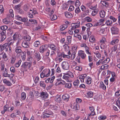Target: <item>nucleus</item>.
I'll use <instances>...</instances> for the list:
<instances>
[{
	"instance_id": "f257e3e1",
	"label": "nucleus",
	"mask_w": 120,
	"mask_h": 120,
	"mask_svg": "<svg viewBox=\"0 0 120 120\" xmlns=\"http://www.w3.org/2000/svg\"><path fill=\"white\" fill-rule=\"evenodd\" d=\"M50 73V71L49 69H44L40 74V77L41 78L47 77L49 76Z\"/></svg>"
},
{
	"instance_id": "f03ea898",
	"label": "nucleus",
	"mask_w": 120,
	"mask_h": 120,
	"mask_svg": "<svg viewBox=\"0 0 120 120\" xmlns=\"http://www.w3.org/2000/svg\"><path fill=\"white\" fill-rule=\"evenodd\" d=\"M32 64L30 62H28L26 61L24 62L23 63L21 67L25 68H28L30 70H32L33 69V68L32 67Z\"/></svg>"
},
{
	"instance_id": "7ed1b4c3",
	"label": "nucleus",
	"mask_w": 120,
	"mask_h": 120,
	"mask_svg": "<svg viewBox=\"0 0 120 120\" xmlns=\"http://www.w3.org/2000/svg\"><path fill=\"white\" fill-rule=\"evenodd\" d=\"M61 67L64 70H67L70 68L69 64L66 61H63L61 64Z\"/></svg>"
},
{
	"instance_id": "20e7f679",
	"label": "nucleus",
	"mask_w": 120,
	"mask_h": 120,
	"mask_svg": "<svg viewBox=\"0 0 120 120\" xmlns=\"http://www.w3.org/2000/svg\"><path fill=\"white\" fill-rule=\"evenodd\" d=\"M77 49V47L75 46H74L72 48L71 53V58L73 59H74L76 56Z\"/></svg>"
},
{
	"instance_id": "39448f33",
	"label": "nucleus",
	"mask_w": 120,
	"mask_h": 120,
	"mask_svg": "<svg viewBox=\"0 0 120 120\" xmlns=\"http://www.w3.org/2000/svg\"><path fill=\"white\" fill-rule=\"evenodd\" d=\"M3 75L4 77L9 78L10 79H11L15 75L13 73H11L10 74H8L6 68L3 73Z\"/></svg>"
},
{
	"instance_id": "423d86ee",
	"label": "nucleus",
	"mask_w": 120,
	"mask_h": 120,
	"mask_svg": "<svg viewBox=\"0 0 120 120\" xmlns=\"http://www.w3.org/2000/svg\"><path fill=\"white\" fill-rule=\"evenodd\" d=\"M38 14L37 11L33 9L30 10L29 12L28 13V16L30 18H33L34 17V15H35Z\"/></svg>"
},
{
	"instance_id": "0eeeda50",
	"label": "nucleus",
	"mask_w": 120,
	"mask_h": 120,
	"mask_svg": "<svg viewBox=\"0 0 120 120\" xmlns=\"http://www.w3.org/2000/svg\"><path fill=\"white\" fill-rule=\"evenodd\" d=\"M80 22L77 21L75 23H73L71 24V29L72 30H75L80 27Z\"/></svg>"
},
{
	"instance_id": "6e6552de",
	"label": "nucleus",
	"mask_w": 120,
	"mask_h": 120,
	"mask_svg": "<svg viewBox=\"0 0 120 120\" xmlns=\"http://www.w3.org/2000/svg\"><path fill=\"white\" fill-rule=\"evenodd\" d=\"M78 55L82 59H85L86 56V55L84 51L82 50H79L78 51Z\"/></svg>"
},
{
	"instance_id": "1a4fd4ad",
	"label": "nucleus",
	"mask_w": 120,
	"mask_h": 120,
	"mask_svg": "<svg viewBox=\"0 0 120 120\" xmlns=\"http://www.w3.org/2000/svg\"><path fill=\"white\" fill-rule=\"evenodd\" d=\"M89 108L91 112L88 114V116L90 117V116H94L95 115L96 113L94 111L95 109L94 107L92 106H89Z\"/></svg>"
},
{
	"instance_id": "9d476101",
	"label": "nucleus",
	"mask_w": 120,
	"mask_h": 120,
	"mask_svg": "<svg viewBox=\"0 0 120 120\" xmlns=\"http://www.w3.org/2000/svg\"><path fill=\"white\" fill-rule=\"evenodd\" d=\"M69 45V44L65 43V44L63 45V47L64 50L66 52L68 51V52H67V54L68 55H70L71 53L70 50H69V46L68 45Z\"/></svg>"
},
{
	"instance_id": "9b49d317",
	"label": "nucleus",
	"mask_w": 120,
	"mask_h": 120,
	"mask_svg": "<svg viewBox=\"0 0 120 120\" xmlns=\"http://www.w3.org/2000/svg\"><path fill=\"white\" fill-rule=\"evenodd\" d=\"M107 42V40L106 38L105 37V36H102L100 39V42L101 44V45L100 46V48L101 49H103L105 48V46L104 47H102L101 45L102 44H105L106 42Z\"/></svg>"
},
{
	"instance_id": "f8f14e48",
	"label": "nucleus",
	"mask_w": 120,
	"mask_h": 120,
	"mask_svg": "<svg viewBox=\"0 0 120 120\" xmlns=\"http://www.w3.org/2000/svg\"><path fill=\"white\" fill-rule=\"evenodd\" d=\"M87 73H86L80 75L79 76V79H80L81 82H84V79L87 77Z\"/></svg>"
},
{
	"instance_id": "ddd939ff",
	"label": "nucleus",
	"mask_w": 120,
	"mask_h": 120,
	"mask_svg": "<svg viewBox=\"0 0 120 120\" xmlns=\"http://www.w3.org/2000/svg\"><path fill=\"white\" fill-rule=\"evenodd\" d=\"M12 38L13 40L15 41L20 39L21 38V36L19 33L16 32L13 35Z\"/></svg>"
},
{
	"instance_id": "4468645a",
	"label": "nucleus",
	"mask_w": 120,
	"mask_h": 120,
	"mask_svg": "<svg viewBox=\"0 0 120 120\" xmlns=\"http://www.w3.org/2000/svg\"><path fill=\"white\" fill-rule=\"evenodd\" d=\"M111 30L112 34H117L119 33V30L116 27H112Z\"/></svg>"
},
{
	"instance_id": "2eb2a0df",
	"label": "nucleus",
	"mask_w": 120,
	"mask_h": 120,
	"mask_svg": "<svg viewBox=\"0 0 120 120\" xmlns=\"http://www.w3.org/2000/svg\"><path fill=\"white\" fill-rule=\"evenodd\" d=\"M22 49L21 47L20 46H16L15 49V50L17 55L21 54V53H22Z\"/></svg>"
},
{
	"instance_id": "dca6fc26",
	"label": "nucleus",
	"mask_w": 120,
	"mask_h": 120,
	"mask_svg": "<svg viewBox=\"0 0 120 120\" xmlns=\"http://www.w3.org/2000/svg\"><path fill=\"white\" fill-rule=\"evenodd\" d=\"M92 79L90 76H87L85 78V82L87 84L90 85L91 83Z\"/></svg>"
},
{
	"instance_id": "f3484780",
	"label": "nucleus",
	"mask_w": 120,
	"mask_h": 120,
	"mask_svg": "<svg viewBox=\"0 0 120 120\" xmlns=\"http://www.w3.org/2000/svg\"><path fill=\"white\" fill-rule=\"evenodd\" d=\"M119 42V40L118 39H114L112 40L110 42V45H117V44Z\"/></svg>"
},
{
	"instance_id": "a211bd4d",
	"label": "nucleus",
	"mask_w": 120,
	"mask_h": 120,
	"mask_svg": "<svg viewBox=\"0 0 120 120\" xmlns=\"http://www.w3.org/2000/svg\"><path fill=\"white\" fill-rule=\"evenodd\" d=\"M93 95V92L91 91H87L85 94L86 97L88 98H92Z\"/></svg>"
},
{
	"instance_id": "6ab92c4d",
	"label": "nucleus",
	"mask_w": 120,
	"mask_h": 120,
	"mask_svg": "<svg viewBox=\"0 0 120 120\" xmlns=\"http://www.w3.org/2000/svg\"><path fill=\"white\" fill-rule=\"evenodd\" d=\"M40 96L43 98L45 99L49 96L48 94L46 92L42 91L40 93Z\"/></svg>"
},
{
	"instance_id": "aec40b11",
	"label": "nucleus",
	"mask_w": 120,
	"mask_h": 120,
	"mask_svg": "<svg viewBox=\"0 0 120 120\" xmlns=\"http://www.w3.org/2000/svg\"><path fill=\"white\" fill-rule=\"evenodd\" d=\"M64 75L62 77L63 79L67 82L71 81V79L67 74L66 73H64Z\"/></svg>"
},
{
	"instance_id": "412c9836",
	"label": "nucleus",
	"mask_w": 120,
	"mask_h": 120,
	"mask_svg": "<svg viewBox=\"0 0 120 120\" xmlns=\"http://www.w3.org/2000/svg\"><path fill=\"white\" fill-rule=\"evenodd\" d=\"M55 77L54 76H53L50 78H49L46 79L45 80V82L46 83H48L49 82L52 83L55 79Z\"/></svg>"
},
{
	"instance_id": "4be33fe9",
	"label": "nucleus",
	"mask_w": 120,
	"mask_h": 120,
	"mask_svg": "<svg viewBox=\"0 0 120 120\" xmlns=\"http://www.w3.org/2000/svg\"><path fill=\"white\" fill-rule=\"evenodd\" d=\"M34 56L38 61H39L41 59V57L40 53L38 52H36L34 54Z\"/></svg>"
},
{
	"instance_id": "5701e85b",
	"label": "nucleus",
	"mask_w": 120,
	"mask_h": 120,
	"mask_svg": "<svg viewBox=\"0 0 120 120\" xmlns=\"http://www.w3.org/2000/svg\"><path fill=\"white\" fill-rule=\"evenodd\" d=\"M1 35L0 36V42H2L4 41L6 38V36L5 33L2 32L1 33Z\"/></svg>"
},
{
	"instance_id": "b1692460",
	"label": "nucleus",
	"mask_w": 120,
	"mask_h": 120,
	"mask_svg": "<svg viewBox=\"0 0 120 120\" xmlns=\"http://www.w3.org/2000/svg\"><path fill=\"white\" fill-rule=\"evenodd\" d=\"M43 113L49 115H52L53 114L52 112L49 109L45 110L43 112Z\"/></svg>"
},
{
	"instance_id": "393cba45",
	"label": "nucleus",
	"mask_w": 120,
	"mask_h": 120,
	"mask_svg": "<svg viewBox=\"0 0 120 120\" xmlns=\"http://www.w3.org/2000/svg\"><path fill=\"white\" fill-rule=\"evenodd\" d=\"M99 87L104 90H105L106 88V86L104 85L103 82L102 81H101L100 82Z\"/></svg>"
},
{
	"instance_id": "a878e982",
	"label": "nucleus",
	"mask_w": 120,
	"mask_h": 120,
	"mask_svg": "<svg viewBox=\"0 0 120 120\" xmlns=\"http://www.w3.org/2000/svg\"><path fill=\"white\" fill-rule=\"evenodd\" d=\"M64 14L66 17L68 18H71L73 16V15L71 13L68 11L65 12Z\"/></svg>"
},
{
	"instance_id": "bb28decb",
	"label": "nucleus",
	"mask_w": 120,
	"mask_h": 120,
	"mask_svg": "<svg viewBox=\"0 0 120 120\" xmlns=\"http://www.w3.org/2000/svg\"><path fill=\"white\" fill-rule=\"evenodd\" d=\"M69 95L67 94H65L63 95L62 98L63 100L66 101H68L69 98Z\"/></svg>"
},
{
	"instance_id": "cd10ccee",
	"label": "nucleus",
	"mask_w": 120,
	"mask_h": 120,
	"mask_svg": "<svg viewBox=\"0 0 120 120\" xmlns=\"http://www.w3.org/2000/svg\"><path fill=\"white\" fill-rule=\"evenodd\" d=\"M16 59V56L15 53L13 54L12 56L10 61V63L11 64H14Z\"/></svg>"
},
{
	"instance_id": "c85d7f7f",
	"label": "nucleus",
	"mask_w": 120,
	"mask_h": 120,
	"mask_svg": "<svg viewBox=\"0 0 120 120\" xmlns=\"http://www.w3.org/2000/svg\"><path fill=\"white\" fill-rule=\"evenodd\" d=\"M11 37H9L7 39V41L8 42V44L9 45H12L14 43V41L13 39H11Z\"/></svg>"
},
{
	"instance_id": "c756f323",
	"label": "nucleus",
	"mask_w": 120,
	"mask_h": 120,
	"mask_svg": "<svg viewBox=\"0 0 120 120\" xmlns=\"http://www.w3.org/2000/svg\"><path fill=\"white\" fill-rule=\"evenodd\" d=\"M99 14L101 18H103L105 16L106 12L104 10H102L99 11Z\"/></svg>"
},
{
	"instance_id": "7c9ffc66",
	"label": "nucleus",
	"mask_w": 120,
	"mask_h": 120,
	"mask_svg": "<svg viewBox=\"0 0 120 120\" xmlns=\"http://www.w3.org/2000/svg\"><path fill=\"white\" fill-rule=\"evenodd\" d=\"M115 97L117 98L120 96V88H118L114 94Z\"/></svg>"
},
{
	"instance_id": "2f4dec72",
	"label": "nucleus",
	"mask_w": 120,
	"mask_h": 120,
	"mask_svg": "<svg viewBox=\"0 0 120 120\" xmlns=\"http://www.w3.org/2000/svg\"><path fill=\"white\" fill-rule=\"evenodd\" d=\"M45 45H42L39 48V52L41 53H43L45 51Z\"/></svg>"
},
{
	"instance_id": "473e14b6",
	"label": "nucleus",
	"mask_w": 120,
	"mask_h": 120,
	"mask_svg": "<svg viewBox=\"0 0 120 120\" xmlns=\"http://www.w3.org/2000/svg\"><path fill=\"white\" fill-rule=\"evenodd\" d=\"M3 22L5 24H8L9 25H12L11 22L7 19H4L3 20Z\"/></svg>"
},
{
	"instance_id": "72a5a7b5",
	"label": "nucleus",
	"mask_w": 120,
	"mask_h": 120,
	"mask_svg": "<svg viewBox=\"0 0 120 120\" xmlns=\"http://www.w3.org/2000/svg\"><path fill=\"white\" fill-rule=\"evenodd\" d=\"M3 82L8 86H10L12 85L11 83L9 81L6 79H4L3 80Z\"/></svg>"
},
{
	"instance_id": "f704fd0d",
	"label": "nucleus",
	"mask_w": 120,
	"mask_h": 120,
	"mask_svg": "<svg viewBox=\"0 0 120 120\" xmlns=\"http://www.w3.org/2000/svg\"><path fill=\"white\" fill-rule=\"evenodd\" d=\"M66 40L68 42H65V43L69 44H70L71 43L72 40L71 37L70 36H67V37Z\"/></svg>"
},
{
	"instance_id": "c9c22d12",
	"label": "nucleus",
	"mask_w": 120,
	"mask_h": 120,
	"mask_svg": "<svg viewBox=\"0 0 120 120\" xmlns=\"http://www.w3.org/2000/svg\"><path fill=\"white\" fill-rule=\"evenodd\" d=\"M48 46L51 49H52L54 51H56V46L55 45L53 44H49V45Z\"/></svg>"
},
{
	"instance_id": "e433bc0d",
	"label": "nucleus",
	"mask_w": 120,
	"mask_h": 120,
	"mask_svg": "<svg viewBox=\"0 0 120 120\" xmlns=\"http://www.w3.org/2000/svg\"><path fill=\"white\" fill-rule=\"evenodd\" d=\"M22 46L24 48H27L29 47V45L26 41H24L22 43Z\"/></svg>"
},
{
	"instance_id": "4c0bfd02",
	"label": "nucleus",
	"mask_w": 120,
	"mask_h": 120,
	"mask_svg": "<svg viewBox=\"0 0 120 120\" xmlns=\"http://www.w3.org/2000/svg\"><path fill=\"white\" fill-rule=\"evenodd\" d=\"M74 109L76 110H78L79 109V105L77 103H74L73 104Z\"/></svg>"
},
{
	"instance_id": "58836bf2",
	"label": "nucleus",
	"mask_w": 120,
	"mask_h": 120,
	"mask_svg": "<svg viewBox=\"0 0 120 120\" xmlns=\"http://www.w3.org/2000/svg\"><path fill=\"white\" fill-rule=\"evenodd\" d=\"M89 41L91 42L94 43L96 41V40L94 36L93 35H92L90 37Z\"/></svg>"
},
{
	"instance_id": "ea45409f",
	"label": "nucleus",
	"mask_w": 120,
	"mask_h": 120,
	"mask_svg": "<svg viewBox=\"0 0 120 120\" xmlns=\"http://www.w3.org/2000/svg\"><path fill=\"white\" fill-rule=\"evenodd\" d=\"M9 108L8 105H6L4 107V110L1 111V113L2 114H4L7 111V110H8V109Z\"/></svg>"
},
{
	"instance_id": "a19ab883",
	"label": "nucleus",
	"mask_w": 120,
	"mask_h": 120,
	"mask_svg": "<svg viewBox=\"0 0 120 120\" xmlns=\"http://www.w3.org/2000/svg\"><path fill=\"white\" fill-rule=\"evenodd\" d=\"M101 59L102 60L103 64V65L106 64L108 63L110 60V59L109 58H107L105 60H104L103 59Z\"/></svg>"
},
{
	"instance_id": "79ce46f5",
	"label": "nucleus",
	"mask_w": 120,
	"mask_h": 120,
	"mask_svg": "<svg viewBox=\"0 0 120 120\" xmlns=\"http://www.w3.org/2000/svg\"><path fill=\"white\" fill-rule=\"evenodd\" d=\"M8 28V27L6 26H0V29L1 30H2V32L5 33V30H7Z\"/></svg>"
},
{
	"instance_id": "37998d69",
	"label": "nucleus",
	"mask_w": 120,
	"mask_h": 120,
	"mask_svg": "<svg viewBox=\"0 0 120 120\" xmlns=\"http://www.w3.org/2000/svg\"><path fill=\"white\" fill-rule=\"evenodd\" d=\"M86 53L87 54L91 55V53L90 51V48L88 46L84 49Z\"/></svg>"
},
{
	"instance_id": "c03bdc74",
	"label": "nucleus",
	"mask_w": 120,
	"mask_h": 120,
	"mask_svg": "<svg viewBox=\"0 0 120 120\" xmlns=\"http://www.w3.org/2000/svg\"><path fill=\"white\" fill-rule=\"evenodd\" d=\"M40 86L41 88L44 89L46 86V85L44 81H41L39 83Z\"/></svg>"
},
{
	"instance_id": "a18cd8bd",
	"label": "nucleus",
	"mask_w": 120,
	"mask_h": 120,
	"mask_svg": "<svg viewBox=\"0 0 120 120\" xmlns=\"http://www.w3.org/2000/svg\"><path fill=\"white\" fill-rule=\"evenodd\" d=\"M106 24L108 26H112V22L110 20H108L105 22Z\"/></svg>"
},
{
	"instance_id": "49530a36",
	"label": "nucleus",
	"mask_w": 120,
	"mask_h": 120,
	"mask_svg": "<svg viewBox=\"0 0 120 120\" xmlns=\"http://www.w3.org/2000/svg\"><path fill=\"white\" fill-rule=\"evenodd\" d=\"M72 86V83L71 82H69L65 83V87L66 88L70 89H71Z\"/></svg>"
},
{
	"instance_id": "de8ad7c7",
	"label": "nucleus",
	"mask_w": 120,
	"mask_h": 120,
	"mask_svg": "<svg viewBox=\"0 0 120 120\" xmlns=\"http://www.w3.org/2000/svg\"><path fill=\"white\" fill-rule=\"evenodd\" d=\"M2 59L5 61H7L8 60V58L7 56V55L6 53L5 52L3 54L2 56Z\"/></svg>"
},
{
	"instance_id": "09e8293b",
	"label": "nucleus",
	"mask_w": 120,
	"mask_h": 120,
	"mask_svg": "<svg viewBox=\"0 0 120 120\" xmlns=\"http://www.w3.org/2000/svg\"><path fill=\"white\" fill-rule=\"evenodd\" d=\"M79 81L77 79L75 80L73 82V84L75 87H77L78 86L79 84Z\"/></svg>"
},
{
	"instance_id": "8fccbe9b",
	"label": "nucleus",
	"mask_w": 120,
	"mask_h": 120,
	"mask_svg": "<svg viewBox=\"0 0 120 120\" xmlns=\"http://www.w3.org/2000/svg\"><path fill=\"white\" fill-rule=\"evenodd\" d=\"M5 45H0V55L2 54L3 52L4 48H5Z\"/></svg>"
},
{
	"instance_id": "3c124183",
	"label": "nucleus",
	"mask_w": 120,
	"mask_h": 120,
	"mask_svg": "<svg viewBox=\"0 0 120 120\" xmlns=\"http://www.w3.org/2000/svg\"><path fill=\"white\" fill-rule=\"evenodd\" d=\"M50 8H46L45 10L47 12H50V14L51 15H52L54 13V9H53L51 11Z\"/></svg>"
},
{
	"instance_id": "603ef678",
	"label": "nucleus",
	"mask_w": 120,
	"mask_h": 120,
	"mask_svg": "<svg viewBox=\"0 0 120 120\" xmlns=\"http://www.w3.org/2000/svg\"><path fill=\"white\" fill-rule=\"evenodd\" d=\"M62 57L58 56L56 57L55 59V60L57 62L60 63L61 61L63 60V59L62 58Z\"/></svg>"
},
{
	"instance_id": "864d4df0",
	"label": "nucleus",
	"mask_w": 120,
	"mask_h": 120,
	"mask_svg": "<svg viewBox=\"0 0 120 120\" xmlns=\"http://www.w3.org/2000/svg\"><path fill=\"white\" fill-rule=\"evenodd\" d=\"M103 63L102 60L101 59H100L96 62V65L97 66H98L101 65H103Z\"/></svg>"
},
{
	"instance_id": "5fc2aeb1",
	"label": "nucleus",
	"mask_w": 120,
	"mask_h": 120,
	"mask_svg": "<svg viewBox=\"0 0 120 120\" xmlns=\"http://www.w3.org/2000/svg\"><path fill=\"white\" fill-rule=\"evenodd\" d=\"M66 73L68 76H70L71 78H73L74 77L73 74L71 71H68Z\"/></svg>"
},
{
	"instance_id": "6e6d98bb",
	"label": "nucleus",
	"mask_w": 120,
	"mask_h": 120,
	"mask_svg": "<svg viewBox=\"0 0 120 120\" xmlns=\"http://www.w3.org/2000/svg\"><path fill=\"white\" fill-rule=\"evenodd\" d=\"M22 61L20 59L14 65L15 67L16 68H18L20 65Z\"/></svg>"
},
{
	"instance_id": "4d7b16f0",
	"label": "nucleus",
	"mask_w": 120,
	"mask_h": 120,
	"mask_svg": "<svg viewBox=\"0 0 120 120\" xmlns=\"http://www.w3.org/2000/svg\"><path fill=\"white\" fill-rule=\"evenodd\" d=\"M24 39L25 40V41H30L31 40L30 36L29 35H27L24 37Z\"/></svg>"
},
{
	"instance_id": "13d9d810",
	"label": "nucleus",
	"mask_w": 120,
	"mask_h": 120,
	"mask_svg": "<svg viewBox=\"0 0 120 120\" xmlns=\"http://www.w3.org/2000/svg\"><path fill=\"white\" fill-rule=\"evenodd\" d=\"M40 45V42L38 41H35L33 44V46L35 47H38V46Z\"/></svg>"
},
{
	"instance_id": "bf43d9fd",
	"label": "nucleus",
	"mask_w": 120,
	"mask_h": 120,
	"mask_svg": "<svg viewBox=\"0 0 120 120\" xmlns=\"http://www.w3.org/2000/svg\"><path fill=\"white\" fill-rule=\"evenodd\" d=\"M26 97V94L24 92H22L21 94V98L23 100H25Z\"/></svg>"
},
{
	"instance_id": "052dcab7",
	"label": "nucleus",
	"mask_w": 120,
	"mask_h": 120,
	"mask_svg": "<svg viewBox=\"0 0 120 120\" xmlns=\"http://www.w3.org/2000/svg\"><path fill=\"white\" fill-rule=\"evenodd\" d=\"M105 31V29L104 28L102 27L99 31L98 32L100 34H104Z\"/></svg>"
},
{
	"instance_id": "680f3d73",
	"label": "nucleus",
	"mask_w": 120,
	"mask_h": 120,
	"mask_svg": "<svg viewBox=\"0 0 120 120\" xmlns=\"http://www.w3.org/2000/svg\"><path fill=\"white\" fill-rule=\"evenodd\" d=\"M51 15L50 16V18L52 21H53L56 19L57 18V16L55 15Z\"/></svg>"
},
{
	"instance_id": "e2e57ef3",
	"label": "nucleus",
	"mask_w": 120,
	"mask_h": 120,
	"mask_svg": "<svg viewBox=\"0 0 120 120\" xmlns=\"http://www.w3.org/2000/svg\"><path fill=\"white\" fill-rule=\"evenodd\" d=\"M109 66L108 65L105 64V65H103L101 67V70H104L107 69L108 68Z\"/></svg>"
},
{
	"instance_id": "0e129e2a",
	"label": "nucleus",
	"mask_w": 120,
	"mask_h": 120,
	"mask_svg": "<svg viewBox=\"0 0 120 120\" xmlns=\"http://www.w3.org/2000/svg\"><path fill=\"white\" fill-rule=\"evenodd\" d=\"M117 45H115L113 47L111 48V52H112L113 51L115 52L116 51L117 49Z\"/></svg>"
},
{
	"instance_id": "69168bd1",
	"label": "nucleus",
	"mask_w": 120,
	"mask_h": 120,
	"mask_svg": "<svg viewBox=\"0 0 120 120\" xmlns=\"http://www.w3.org/2000/svg\"><path fill=\"white\" fill-rule=\"evenodd\" d=\"M23 8L25 11H27L29 9L30 6L28 4L25 5H24Z\"/></svg>"
},
{
	"instance_id": "338daca9",
	"label": "nucleus",
	"mask_w": 120,
	"mask_h": 120,
	"mask_svg": "<svg viewBox=\"0 0 120 120\" xmlns=\"http://www.w3.org/2000/svg\"><path fill=\"white\" fill-rule=\"evenodd\" d=\"M107 117L105 116L101 115L98 117V119L99 120H104L106 119Z\"/></svg>"
},
{
	"instance_id": "774afa93",
	"label": "nucleus",
	"mask_w": 120,
	"mask_h": 120,
	"mask_svg": "<svg viewBox=\"0 0 120 120\" xmlns=\"http://www.w3.org/2000/svg\"><path fill=\"white\" fill-rule=\"evenodd\" d=\"M84 20L85 21L87 22H90L92 21V19L89 17H86L84 18Z\"/></svg>"
}]
</instances>
